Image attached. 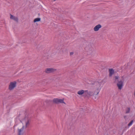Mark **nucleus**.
I'll return each instance as SVG.
<instances>
[{
	"instance_id": "nucleus-1",
	"label": "nucleus",
	"mask_w": 135,
	"mask_h": 135,
	"mask_svg": "<svg viewBox=\"0 0 135 135\" xmlns=\"http://www.w3.org/2000/svg\"><path fill=\"white\" fill-rule=\"evenodd\" d=\"M114 78V82L117 83L118 82V83L117 84V85L118 87V89L121 90L123 86L124 81H122L121 80L119 81V77L118 76H115Z\"/></svg>"
},
{
	"instance_id": "nucleus-20",
	"label": "nucleus",
	"mask_w": 135,
	"mask_h": 135,
	"mask_svg": "<svg viewBox=\"0 0 135 135\" xmlns=\"http://www.w3.org/2000/svg\"><path fill=\"white\" fill-rule=\"evenodd\" d=\"M122 78H123V76H122Z\"/></svg>"
},
{
	"instance_id": "nucleus-16",
	"label": "nucleus",
	"mask_w": 135,
	"mask_h": 135,
	"mask_svg": "<svg viewBox=\"0 0 135 135\" xmlns=\"http://www.w3.org/2000/svg\"><path fill=\"white\" fill-rule=\"evenodd\" d=\"M123 117L126 121H127L128 119V118L127 115H124V116Z\"/></svg>"
},
{
	"instance_id": "nucleus-15",
	"label": "nucleus",
	"mask_w": 135,
	"mask_h": 135,
	"mask_svg": "<svg viewBox=\"0 0 135 135\" xmlns=\"http://www.w3.org/2000/svg\"><path fill=\"white\" fill-rule=\"evenodd\" d=\"M133 122V120H132L128 124V126H131L132 125V124Z\"/></svg>"
},
{
	"instance_id": "nucleus-9",
	"label": "nucleus",
	"mask_w": 135,
	"mask_h": 135,
	"mask_svg": "<svg viewBox=\"0 0 135 135\" xmlns=\"http://www.w3.org/2000/svg\"><path fill=\"white\" fill-rule=\"evenodd\" d=\"M109 75L110 77L112 76L114 73V70L112 69H109Z\"/></svg>"
},
{
	"instance_id": "nucleus-2",
	"label": "nucleus",
	"mask_w": 135,
	"mask_h": 135,
	"mask_svg": "<svg viewBox=\"0 0 135 135\" xmlns=\"http://www.w3.org/2000/svg\"><path fill=\"white\" fill-rule=\"evenodd\" d=\"M17 82L16 81L11 82L9 86L8 89L10 90H12L16 86Z\"/></svg>"
},
{
	"instance_id": "nucleus-12",
	"label": "nucleus",
	"mask_w": 135,
	"mask_h": 135,
	"mask_svg": "<svg viewBox=\"0 0 135 135\" xmlns=\"http://www.w3.org/2000/svg\"><path fill=\"white\" fill-rule=\"evenodd\" d=\"M130 110V108L128 107L126 109V113L127 114L129 113Z\"/></svg>"
},
{
	"instance_id": "nucleus-5",
	"label": "nucleus",
	"mask_w": 135,
	"mask_h": 135,
	"mask_svg": "<svg viewBox=\"0 0 135 135\" xmlns=\"http://www.w3.org/2000/svg\"><path fill=\"white\" fill-rule=\"evenodd\" d=\"M55 70L52 68H47L45 70V72L46 73H50L54 72Z\"/></svg>"
},
{
	"instance_id": "nucleus-17",
	"label": "nucleus",
	"mask_w": 135,
	"mask_h": 135,
	"mask_svg": "<svg viewBox=\"0 0 135 135\" xmlns=\"http://www.w3.org/2000/svg\"><path fill=\"white\" fill-rule=\"evenodd\" d=\"M88 95H91V94L93 93L91 91H88Z\"/></svg>"
},
{
	"instance_id": "nucleus-19",
	"label": "nucleus",
	"mask_w": 135,
	"mask_h": 135,
	"mask_svg": "<svg viewBox=\"0 0 135 135\" xmlns=\"http://www.w3.org/2000/svg\"><path fill=\"white\" fill-rule=\"evenodd\" d=\"M99 93V92H98L97 94H96V95H98V94Z\"/></svg>"
},
{
	"instance_id": "nucleus-6",
	"label": "nucleus",
	"mask_w": 135,
	"mask_h": 135,
	"mask_svg": "<svg viewBox=\"0 0 135 135\" xmlns=\"http://www.w3.org/2000/svg\"><path fill=\"white\" fill-rule=\"evenodd\" d=\"M10 18L14 20L16 22H18V18L17 17H16L13 16L11 14H10Z\"/></svg>"
},
{
	"instance_id": "nucleus-8",
	"label": "nucleus",
	"mask_w": 135,
	"mask_h": 135,
	"mask_svg": "<svg viewBox=\"0 0 135 135\" xmlns=\"http://www.w3.org/2000/svg\"><path fill=\"white\" fill-rule=\"evenodd\" d=\"M102 26L100 24H98L96 25L94 28V30L95 31H97L99 30V29L101 28Z\"/></svg>"
},
{
	"instance_id": "nucleus-11",
	"label": "nucleus",
	"mask_w": 135,
	"mask_h": 135,
	"mask_svg": "<svg viewBox=\"0 0 135 135\" xmlns=\"http://www.w3.org/2000/svg\"><path fill=\"white\" fill-rule=\"evenodd\" d=\"M41 18H35L34 21L33 22H39L40 21Z\"/></svg>"
},
{
	"instance_id": "nucleus-14",
	"label": "nucleus",
	"mask_w": 135,
	"mask_h": 135,
	"mask_svg": "<svg viewBox=\"0 0 135 135\" xmlns=\"http://www.w3.org/2000/svg\"><path fill=\"white\" fill-rule=\"evenodd\" d=\"M29 120H28L26 122V127H27L29 125Z\"/></svg>"
},
{
	"instance_id": "nucleus-13",
	"label": "nucleus",
	"mask_w": 135,
	"mask_h": 135,
	"mask_svg": "<svg viewBox=\"0 0 135 135\" xmlns=\"http://www.w3.org/2000/svg\"><path fill=\"white\" fill-rule=\"evenodd\" d=\"M84 95L86 96H87L88 95V90H84Z\"/></svg>"
},
{
	"instance_id": "nucleus-10",
	"label": "nucleus",
	"mask_w": 135,
	"mask_h": 135,
	"mask_svg": "<svg viewBox=\"0 0 135 135\" xmlns=\"http://www.w3.org/2000/svg\"><path fill=\"white\" fill-rule=\"evenodd\" d=\"M84 93V90H80L77 92V94L80 95H81Z\"/></svg>"
},
{
	"instance_id": "nucleus-3",
	"label": "nucleus",
	"mask_w": 135,
	"mask_h": 135,
	"mask_svg": "<svg viewBox=\"0 0 135 135\" xmlns=\"http://www.w3.org/2000/svg\"><path fill=\"white\" fill-rule=\"evenodd\" d=\"M64 99H60L57 98H54L53 99V102L56 104H59V103H64L66 104L65 103L64 101Z\"/></svg>"
},
{
	"instance_id": "nucleus-7",
	"label": "nucleus",
	"mask_w": 135,
	"mask_h": 135,
	"mask_svg": "<svg viewBox=\"0 0 135 135\" xmlns=\"http://www.w3.org/2000/svg\"><path fill=\"white\" fill-rule=\"evenodd\" d=\"M24 128V126H23L21 128L18 129V135H22L23 134V131Z\"/></svg>"
},
{
	"instance_id": "nucleus-18",
	"label": "nucleus",
	"mask_w": 135,
	"mask_h": 135,
	"mask_svg": "<svg viewBox=\"0 0 135 135\" xmlns=\"http://www.w3.org/2000/svg\"><path fill=\"white\" fill-rule=\"evenodd\" d=\"M74 54V52H71L70 53V56L73 55Z\"/></svg>"
},
{
	"instance_id": "nucleus-4",
	"label": "nucleus",
	"mask_w": 135,
	"mask_h": 135,
	"mask_svg": "<svg viewBox=\"0 0 135 135\" xmlns=\"http://www.w3.org/2000/svg\"><path fill=\"white\" fill-rule=\"evenodd\" d=\"M88 54H93L94 52L93 48L90 45L88 46Z\"/></svg>"
}]
</instances>
